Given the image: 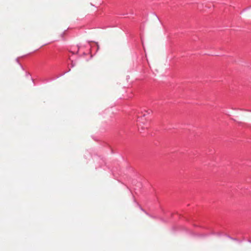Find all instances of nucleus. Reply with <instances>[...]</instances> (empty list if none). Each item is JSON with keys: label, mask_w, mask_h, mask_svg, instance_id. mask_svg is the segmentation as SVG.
I'll return each mask as SVG.
<instances>
[{"label": "nucleus", "mask_w": 251, "mask_h": 251, "mask_svg": "<svg viewBox=\"0 0 251 251\" xmlns=\"http://www.w3.org/2000/svg\"><path fill=\"white\" fill-rule=\"evenodd\" d=\"M75 64H73V63L72 62V67H73L74 66Z\"/></svg>", "instance_id": "f03ea898"}, {"label": "nucleus", "mask_w": 251, "mask_h": 251, "mask_svg": "<svg viewBox=\"0 0 251 251\" xmlns=\"http://www.w3.org/2000/svg\"><path fill=\"white\" fill-rule=\"evenodd\" d=\"M16 61H17V62L18 63H19V60H18V59H16Z\"/></svg>", "instance_id": "7ed1b4c3"}, {"label": "nucleus", "mask_w": 251, "mask_h": 251, "mask_svg": "<svg viewBox=\"0 0 251 251\" xmlns=\"http://www.w3.org/2000/svg\"><path fill=\"white\" fill-rule=\"evenodd\" d=\"M151 110H150V111H147V113L148 114H149L151 113Z\"/></svg>", "instance_id": "f257e3e1"}, {"label": "nucleus", "mask_w": 251, "mask_h": 251, "mask_svg": "<svg viewBox=\"0 0 251 251\" xmlns=\"http://www.w3.org/2000/svg\"><path fill=\"white\" fill-rule=\"evenodd\" d=\"M146 115V114H143V116H144H144H145Z\"/></svg>", "instance_id": "20e7f679"}, {"label": "nucleus", "mask_w": 251, "mask_h": 251, "mask_svg": "<svg viewBox=\"0 0 251 251\" xmlns=\"http://www.w3.org/2000/svg\"><path fill=\"white\" fill-rule=\"evenodd\" d=\"M231 239H233V240H235L234 239H233V238H230Z\"/></svg>", "instance_id": "39448f33"}, {"label": "nucleus", "mask_w": 251, "mask_h": 251, "mask_svg": "<svg viewBox=\"0 0 251 251\" xmlns=\"http://www.w3.org/2000/svg\"><path fill=\"white\" fill-rule=\"evenodd\" d=\"M249 242L251 243V241H249Z\"/></svg>", "instance_id": "423d86ee"}]
</instances>
